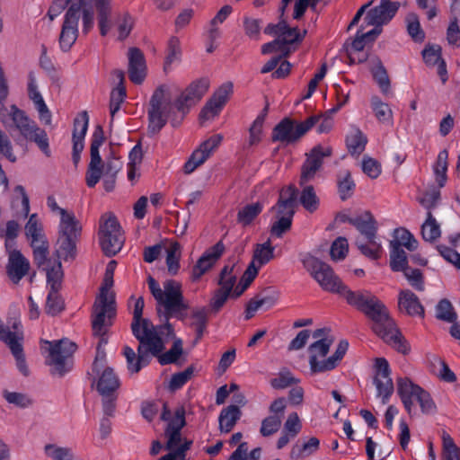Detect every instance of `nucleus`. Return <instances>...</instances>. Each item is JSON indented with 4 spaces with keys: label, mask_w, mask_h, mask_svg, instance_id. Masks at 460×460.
I'll list each match as a JSON object with an SVG mask.
<instances>
[{
    "label": "nucleus",
    "mask_w": 460,
    "mask_h": 460,
    "mask_svg": "<svg viewBox=\"0 0 460 460\" xmlns=\"http://www.w3.org/2000/svg\"><path fill=\"white\" fill-rule=\"evenodd\" d=\"M181 354L182 341L181 339H177L173 341L172 348L164 354L160 352L156 357H158L161 365H168L176 362Z\"/></svg>",
    "instance_id": "obj_52"
},
{
    "label": "nucleus",
    "mask_w": 460,
    "mask_h": 460,
    "mask_svg": "<svg viewBox=\"0 0 460 460\" xmlns=\"http://www.w3.org/2000/svg\"><path fill=\"white\" fill-rule=\"evenodd\" d=\"M105 140L104 132L102 126L98 125L92 136L90 146V163L85 175L86 185L93 188L101 180L102 174L108 177H117L118 172L122 168V162L117 158L113 153L106 158L105 164L100 155V147Z\"/></svg>",
    "instance_id": "obj_5"
},
{
    "label": "nucleus",
    "mask_w": 460,
    "mask_h": 460,
    "mask_svg": "<svg viewBox=\"0 0 460 460\" xmlns=\"http://www.w3.org/2000/svg\"><path fill=\"white\" fill-rule=\"evenodd\" d=\"M128 77L136 84L144 81L146 73V60L143 52L137 48L128 49Z\"/></svg>",
    "instance_id": "obj_23"
},
{
    "label": "nucleus",
    "mask_w": 460,
    "mask_h": 460,
    "mask_svg": "<svg viewBox=\"0 0 460 460\" xmlns=\"http://www.w3.org/2000/svg\"><path fill=\"white\" fill-rule=\"evenodd\" d=\"M258 274V268L254 266V261H252L246 270L243 272L239 284L233 291L232 296L234 298L239 297L246 288L252 284L253 279Z\"/></svg>",
    "instance_id": "obj_45"
},
{
    "label": "nucleus",
    "mask_w": 460,
    "mask_h": 460,
    "mask_svg": "<svg viewBox=\"0 0 460 460\" xmlns=\"http://www.w3.org/2000/svg\"><path fill=\"white\" fill-rule=\"evenodd\" d=\"M274 250L275 248L271 245L270 239L264 243L257 244L252 259L254 266L259 270L261 266L270 262L274 258Z\"/></svg>",
    "instance_id": "obj_39"
},
{
    "label": "nucleus",
    "mask_w": 460,
    "mask_h": 460,
    "mask_svg": "<svg viewBox=\"0 0 460 460\" xmlns=\"http://www.w3.org/2000/svg\"><path fill=\"white\" fill-rule=\"evenodd\" d=\"M348 253V242L345 237H338L332 244L330 254L332 260H343Z\"/></svg>",
    "instance_id": "obj_62"
},
{
    "label": "nucleus",
    "mask_w": 460,
    "mask_h": 460,
    "mask_svg": "<svg viewBox=\"0 0 460 460\" xmlns=\"http://www.w3.org/2000/svg\"><path fill=\"white\" fill-rule=\"evenodd\" d=\"M447 40L448 44L456 48L460 47V29L457 23L456 15H453L451 17L447 30Z\"/></svg>",
    "instance_id": "obj_64"
},
{
    "label": "nucleus",
    "mask_w": 460,
    "mask_h": 460,
    "mask_svg": "<svg viewBox=\"0 0 460 460\" xmlns=\"http://www.w3.org/2000/svg\"><path fill=\"white\" fill-rule=\"evenodd\" d=\"M5 269L10 280L18 284L29 273L31 264L21 252H12Z\"/></svg>",
    "instance_id": "obj_21"
},
{
    "label": "nucleus",
    "mask_w": 460,
    "mask_h": 460,
    "mask_svg": "<svg viewBox=\"0 0 460 460\" xmlns=\"http://www.w3.org/2000/svg\"><path fill=\"white\" fill-rule=\"evenodd\" d=\"M148 329L145 328V335L135 336L139 341L137 348V356L128 346L123 349V354L127 359L128 369L130 373H137L142 366L148 363L149 355L157 356L164 349L161 337H147Z\"/></svg>",
    "instance_id": "obj_9"
},
{
    "label": "nucleus",
    "mask_w": 460,
    "mask_h": 460,
    "mask_svg": "<svg viewBox=\"0 0 460 460\" xmlns=\"http://www.w3.org/2000/svg\"><path fill=\"white\" fill-rule=\"evenodd\" d=\"M302 262L305 269L323 290L338 293L345 299L347 298V291L351 290L342 283L329 264L310 254L306 255Z\"/></svg>",
    "instance_id": "obj_7"
},
{
    "label": "nucleus",
    "mask_w": 460,
    "mask_h": 460,
    "mask_svg": "<svg viewBox=\"0 0 460 460\" xmlns=\"http://www.w3.org/2000/svg\"><path fill=\"white\" fill-rule=\"evenodd\" d=\"M262 209L263 204L260 201L246 204L238 209L236 221L242 226L246 227L254 221Z\"/></svg>",
    "instance_id": "obj_30"
},
{
    "label": "nucleus",
    "mask_w": 460,
    "mask_h": 460,
    "mask_svg": "<svg viewBox=\"0 0 460 460\" xmlns=\"http://www.w3.org/2000/svg\"><path fill=\"white\" fill-rule=\"evenodd\" d=\"M100 244L106 256L116 255L122 248L124 237L120 226L113 215H104L100 220Z\"/></svg>",
    "instance_id": "obj_12"
},
{
    "label": "nucleus",
    "mask_w": 460,
    "mask_h": 460,
    "mask_svg": "<svg viewBox=\"0 0 460 460\" xmlns=\"http://www.w3.org/2000/svg\"><path fill=\"white\" fill-rule=\"evenodd\" d=\"M371 108L376 119L383 124L393 125V111L389 105L375 95L371 98Z\"/></svg>",
    "instance_id": "obj_35"
},
{
    "label": "nucleus",
    "mask_w": 460,
    "mask_h": 460,
    "mask_svg": "<svg viewBox=\"0 0 460 460\" xmlns=\"http://www.w3.org/2000/svg\"><path fill=\"white\" fill-rule=\"evenodd\" d=\"M293 218L288 217H280L271 225L270 233V235L277 238H281L284 234L288 232L292 226Z\"/></svg>",
    "instance_id": "obj_59"
},
{
    "label": "nucleus",
    "mask_w": 460,
    "mask_h": 460,
    "mask_svg": "<svg viewBox=\"0 0 460 460\" xmlns=\"http://www.w3.org/2000/svg\"><path fill=\"white\" fill-rule=\"evenodd\" d=\"M338 191L341 200H346L353 194L356 184L348 170L340 172L337 179Z\"/></svg>",
    "instance_id": "obj_40"
},
{
    "label": "nucleus",
    "mask_w": 460,
    "mask_h": 460,
    "mask_svg": "<svg viewBox=\"0 0 460 460\" xmlns=\"http://www.w3.org/2000/svg\"><path fill=\"white\" fill-rule=\"evenodd\" d=\"M147 284L157 303V313L160 317L162 313L159 307L164 309L163 316L165 319V323L156 328L151 321L142 318L145 303L144 299L139 297L135 303L131 323L134 336H144L146 327L148 329L147 337H160L158 332L164 333V330H166L168 335L173 334V328L169 323V319L174 317L184 321L190 307L183 296L181 283L173 279H167L163 283V288H161L159 283L152 276H148Z\"/></svg>",
    "instance_id": "obj_2"
},
{
    "label": "nucleus",
    "mask_w": 460,
    "mask_h": 460,
    "mask_svg": "<svg viewBox=\"0 0 460 460\" xmlns=\"http://www.w3.org/2000/svg\"><path fill=\"white\" fill-rule=\"evenodd\" d=\"M346 301L362 312L373 323L372 330L398 352L408 354L410 347L390 316L385 305L367 290L347 291Z\"/></svg>",
    "instance_id": "obj_3"
},
{
    "label": "nucleus",
    "mask_w": 460,
    "mask_h": 460,
    "mask_svg": "<svg viewBox=\"0 0 460 460\" xmlns=\"http://www.w3.org/2000/svg\"><path fill=\"white\" fill-rule=\"evenodd\" d=\"M42 269L47 273V282L49 285V290H59L61 288L63 271L60 261H57L53 263L49 259V262H47Z\"/></svg>",
    "instance_id": "obj_32"
},
{
    "label": "nucleus",
    "mask_w": 460,
    "mask_h": 460,
    "mask_svg": "<svg viewBox=\"0 0 460 460\" xmlns=\"http://www.w3.org/2000/svg\"><path fill=\"white\" fill-rule=\"evenodd\" d=\"M398 307L410 316L424 317V307L419 297L410 289L401 290L398 296Z\"/></svg>",
    "instance_id": "obj_24"
},
{
    "label": "nucleus",
    "mask_w": 460,
    "mask_h": 460,
    "mask_svg": "<svg viewBox=\"0 0 460 460\" xmlns=\"http://www.w3.org/2000/svg\"><path fill=\"white\" fill-rule=\"evenodd\" d=\"M279 298V292L272 288H266L261 293L250 299L245 308V320L252 319L255 313L263 308L268 310L273 307Z\"/></svg>",
    "instance_id": "obj_18"
},
{
    "label": "nucleus",
    "mask_w": 460,
    "mask_h": 460,
    "mask_svg": "<svg viewBox=\"0 0 460 460\" xmlns=\"http://www.w3.org/2000/svg\"><path fill=\"white\" fill-rule=\"evenodd\" d=\"M209 81L207 78H200L192 82L181 95L174 101V105L182 115L180 119L172 118L171 124L176 128L181 124L183 116L189 111V109L195 105L204 94L208 92Z\"/></svg>",
    "instance_id": "obj_14"
},
{
    "label": "nucleus",
    "mask_w": 460,
    "mask_h": 460,
    "mask_svg": "<svg viewBox=\"0 0 460 460\" xmlns=\"http://www.w3.org/2000/svg\"><path fill=\"white\" fill-rule=\"evenodd\" d=\"M447 157L448 153L446 149L440 151L434 168L437 181L440 188L443 187L447 181Z\"/></svg>",
    "instance_id": "obj_51"
},
{
    "label": "nucleus",
    "mask_w": 460,
    "mask_h": 460,
    "mask_svg": "<svg viewBox=\"0 0 460 460\" xmlns=\"http://www.w3.org/2000/svg\"><path fill=\"white\" fill-rule=\"evenodd\" d=\"M81 230L80 222L76 219L74 213L61 209L58 236L79 239Z\"/></svg>",
    "instance_id": "obj_25"
},
{
    "label": "nucleus",
    "mask_w": 460,
    "mask_h": 460,
    "mask_svg": "<svg viewBox=\"0 0 460 460\" xmlns=\"http://www.w3.org/2000/svg\"><path fill=\"white\" fill-rule=\"evenodd\" d=\"M332 155V148L329 146H323L317 145L314 146L308 154L301 168L299 185L303 186L312 181L316 172L321 169L323 161L325 157Z\"/></svg>",
    "instance_id": "obj_15"
},
{
    "label": "nucleus",
    "mask_w": 460,
    "mask_h": 460,
    "mask_svg": "<svg viewBox=\"0 0 460 460\" xmlns=\"http://www.w3.org/2000/svg\"><path fill=\"white\" fill-rule=\"evenodd\" d=\"M224 251L225 245L222 241L208 248L192 268V279L194 281L199 280L202 275L208 271L222 256Z\"/></svg>",
    "instance_id": "obj_19"
},
{
    "label": "nucleus",
    "mask_w": 460,
    "mask_h": 460,
    "mask_svg": "<svg viewBox=\"0 0 460 460\" xmlns=\"http://www.w3.org/2000/svg\"><path fill=\"white\" fill-rule=\"evenodd\" d=\"M318 119L319 117L311 116L298 123L290 118H285L274 127L271 139L273 142L295 143L316 125Z\"/></svg>",
    "instance_id": "obj_13"
},
{
    "label": "nucleus",
    "mask_w": 460,
    "mask_h": 460,
    "mask_svg": "<svg viewBox=\"0 0 460 460\" xmlns=\"http://www.w3.org/2000/svg\"><path fill=\"white\" fill-rule=\"evenodd\" d=\"M393 240L390 241V247H393L394 243H398V247H405L408 251L413 252L418 248V241L415 237L405 228H396L393 233Z\"/></svg>",
    "instance_id": "obj_36"
},
{
    "label": "nucleus",
    "mask_w": 460,
    "mask_h": 460,
    "mask_svg": "<svg viewBox=\"0 0 460 460\" xmlns=\"http://www.w3.org/2000/svg\"><path fill=\"white\" fill-rule=\"evenodd\" d=\"M194 367L190 366L185 370L172 375L169 387L171 390L175 391L182 387L192 376Z\"/></svg>",
    "instance_id": "obj_60"
},
{
    "label": "nucleus",
    "mask_w": 460,
    "mask_h": 460,
    "mask_svg": "<svg viewBox=\"0 0 460 460\" xmlns=\"http://www.w3.org/2000/svg\"><path fill=\"white\" fill-rule=\"evenodd\" d=\"M320 441L317 438H311L307 442L302 445L295 444L290 451V458L297 460L312 455L319 448Z\"/></svg>",
    "instance_id": "obj_43"
},
{
    "label": "nucleus",
    "mask_w": 460,
    "mask_h": 460,
    "mask_svg": "<svg viewBox=\"0 0 460 460\" xmlns=\"http://www.w3.org/2000/svg\"><path fill=\"white\" fill-rule=\"evenodd\" d=\"M26 140L35 143L43 154L49 157L51 155L49 137L46 131L36 125L23 137Z\"/></svg>",
    "instance_id": "obj_37"
},
{
    "label": "nucleus",
    "mask_w": 460,
    "mask_h": 460,
    "mask_svg": "<svg viewBox=\"0 0 460 460\" xmlns=\"http://www.w3.org/2000/svg\"><path fill=\"white\" fill-rule=\"evenodd\" d=\"M64 308L65 304L60 295L58 294V290H49L45 305L46 314L55 316L61 313Z\"/></svg>",
    "instance_id": "obj_49"
},
{
    "label": "nucleus",
    "mask_w": 460,
    "mask_h": 460,
    "mask_svg": "<svg viewBox=\"0 0 460 460\" xmlns=\"http://www.w3.org/2000/svg\"><path fill=\"white\" fill-rule=\"evenodd\" d=\"M22 340H23V333L21 332L16 337L13 336V339L5 344L9 347L12 354L15 358L16 367L19 369V371L24 376H28L30 374V371L27 367V364L25 361V357L23 354V348H22Z\"/></svg>",
    "instance_id": "obj_27"
},
{
    "label": "nucleus",
    "mask_w": 460,
    "mask_h": 460,
    "mask_svg": "<svg viewBox=\"0 0 460 460\" xmlns=\"http://www.w3.org/2000/svg\"><path fill=\"white\" fill-rule=\"evenodd\" d=\"M422 58L428 66H435L441 60V48L438 45H427L422 50Z\"/></svg>",
    "instance_id": "obj_63"
},
{
    "label": "nucleus",
    "mask_w": 460,
    "mask_h": 460,
    "mask_svg": "<svg viewBox=\"0 0 460 460\" xmlns=\"http://www.w3.org/2000/svg\"><path fill=\"white\" fill-rule=\"evenodd\" d=\"M77 241L78 239L58 236L55 252L58 261L60 259L65 261L75 259Z\"/></svg>",
    "instance_id": "obj_33"
},
{
    "label": "nucleus",
    "mask_w": 460,
    "mask_h": 460,
    "mask_svg": "<svg viewBox=\"0 0 460 460\" xmlns=\"http://www.w3.org/2000/svg\"><path fill=\"white\" fill-rule=\"evenodd\" d=\"M181 244L177 242L171 244L167 250L166 265L168 271L175 275L180 268Z\"/></svg>",
    "instance_id": "obj_54"
},
{
    "label": "nucleus",
    "mask_w": 460,
    "mask_h": 460,
    "mask_svg": "<svg viewBox=\"0 0 460 460\" xmlns=\"http://www.w3.org/2000/svg\"><path fill=\"white\" fill-rule=\"evenodd\" d=\"M390 267L393 271L398 272L408 269V257L405 251L398 247L397 243L390 247Z\"/></svg>",
    "instance_id": "obj_41"
},
{
    "label": "nucleus",
    "mask_w": 460,
    "mask_h": 460,
    "mask_svg": "<svg viewBox=\"0 0 460 460\" xmlns=\"http://www.w3.org/2000/svg\"><path fill=\"white\" fill-rule=\"evenodd\" d=\"M374 384L376 386L378 395L382 396V402L387 403L390 396L394 393V384L392 379L384 380L380 377H375Z\"/></svg>",
    "instance_id": "obj_61"
},
{
    "label": "nucleus",
    "mask_w": 460,
    "mask_h": 460,
    "mask_svg": "<svg viewBox=\"0 0 460 460\" xmlns=\"http://www.w3.org/2000/svg\"><path fill=\"white\" fill-rule=\"evenodd\" d=\"M441 231L439 225L430 211L427 213V219L421 226V234L425 241L434 242L440 236Z\"/></svg>",
    "instance_id": "obj_46"
},
{
    "label": "nucleus",
    "mask_w": 460,
    "mask_h": 460,
    "mask_svg": "<svg viewBox=\"0 0 460 460\" xmlns=\"http://www.w3.org/2000/svg\"><path fill=\"white\" fill-rule=\"evenodd\" d=\"M233 88L231 82L223 84L201 110L199 119L207 120L217 116L233 93Z\"/></svg>",
    "instance_id": "obj_17"
},
{
    "label": "nucleus",
    "mask_w": 460,
    "mask_h": 460,
    "mask_svg": "<svg viewBox=\"0 0 460 460\" xmlns=\"http://www.w3.org/2000/svg\"><path fill=\"white\" fill-rule=\"evenodd\" d=\"M181 57V42L177 37H171L167 44V55L165 57L164 69L167 72L171 65L180 61Z\"/></svg>",
    "instance_id": "obj_47"
},
{
    "label": "nucleus",
    "mask_w": 460,
    "mask_h": 460,
    "mask_svg": "<svg viewBox=\"0 0 460 460\" xmlns=\"http://www.w3.org/2000/svg\"><path fill=\"white\" fill-rule=\"evenodd\" d=\"M367 143V137L358 128L354 129L346 138V145L351 155H359L365 150Z\"/></svg>",
    "instance_id": "obj_44"
},
{
    "label": "nucleus",
    "mask_w": 460,
    "mask_h": 460,
    "mask_svg": "<svg viewBox=\"0 0 460 460\" xmlns=\"http://www.w3.org/2000/svg\"><path fill=\"white\" fill-rule=\"evenodd\" d=\"M209 158L204 151L198 147L195 149L188 161L185 163L183 166L184 173L190 174L193 172L198 167L202 165Z\"/></svg>",
    "instance_id": "obj_53"
},
{
    "label": "nucleus",
    "mask_w": 460,
    "mask_h": 460,
    "mask_svg": "<svg viewBox=\"0 0 460 460\" xmlns=\"http://www.w3.org/2000/svg\"><path fill=\"white\" fill-rule=\"evenodd\" d=\"M172 110V89L168 84L157 86L151 95L147 108L148 133L155 135L168 122Z\"/></svg>",
    "instance_id": "obj_6"
},
{
    "label": "nucleus",
    "mask_w": 460,
    "mask_h": 460,
    "mask_svg": "<svg viewBox=\"0 0 460 460\" xmlns=\"http://www.w3.org/2000/svg\"><path fill=\"white\" fill-rule=\"evenodd\" d=\"M45 454L53 460H77L69 447L47 444L44 447Z\"/></svg>",
    "instance_id": "obj_50"
},
{
    "label": "nucleus",
    "mask_w": 460,
    "mask_h": 460,
    "mask_svg": "<svg viewBox=\"0 0 460 460\" xmlns=\"http://www.w3.org/2000/svg\"><path fill=\"white\" fill-rule=\"evenodd\" d=\"M353 226L367 239V243L361 239L355 241V245L360 252L371 260L379 259L383 249L381 243L376 241L377 222L371 212L367 210L358 216L356 222H353Z\"/></svg>",
    "instance_id": "obj_10"
},
{
    "label": "nucleus",
    "mask_w": 460,
    "mask_h": 460,
    "mask_svg": "<svg viewBox=\"0 0 460 460\" xmlns=\"http://www.w3.org/2000/svg\"><path fill=\"white\" fill-rule=\"evenodd\" d=\"M397 393L409 414H411L413 408L412 398L420 404L424 414H433L437 406L430 394L420 385L413 384L407 377L397 379Z\"/></svg>",
    "instance_id": "obj_11"
},
{
    "label": "nucleus",
    "mask_w": 460,
    "mask_h": 460,
    "mask_svg": "<svg viewBox=\"0 0 460 460\" xmlns=\"http://www.w3.org/2000/svg\"><path fill=\"white\" fill-rule=\"evenodd\" d=\"M443 459L460 460V447H458L448 434L443 435Z\"/></svg>",
    "instance_id": "obj_58"
},
{
    "label": "nucleus",
    "mask_w": 460,
    "mask_h": 460,
    "mask_svg": "<svg viewBox=\"0 0 460 460\" xmlns=\"http://www.w3.org/2000/svg\"><path fill=\"white\" fill-rule=\"evenodd\" d=\"M304 186L299 196V202L305 210L313 213L318 209L320 199L316 195L314 186L306 184Z\"/></svg>",
    "instance_id": "obj_42"
},
{
    "label": "nucleus",
    "mask_w": 460,
    "mask_h": 460,
    "mask_svg": "<svg viewBox=\"0 0 460 460\" xmlns=\"http://www.w3.org/2000/svg\"><path fill=\"white\" fill-rule=\"evenodd\" d=\"M332 344V340L323 338L320 339L308 347L309 352V366L310 371L313 375L329 371L326 366V358L330 348Z\"/></svg>",
    "instance_id": "obj_16"
},
{
    "label": "nucleus",
    "mask_w": 460,
    "mask_h": 460,
    "mask_svg": "<svg viewBox=\"0 0 460 460\" xmlns=\"http://www.w3.org/2000/svg\"><path fill=\"white\" fill-rule=\"evenodd\" d=\"M120 385L119 377L111 367H106L97 382L99 394H116Z\"/></svg>",
    "instance_id": "obj_29"
},
{
    "label": "nucleus",
    "mask_w": 460,
    "mask_h": 460,
    "mask_svg": "<svg viewBox=\"0 0 460 460\" xmlns=\"http://www.w3.org/2000/svg\"><path fill=\"white\" fill-rule=\"evenodd\" d=\"M15 128L19 130L21 135L24 137L29 131H31L37 123L30 119L25 111L19 109L15 104L10 106L9 113Z\"/></svg>",
    "instance_id": "obj_28"
},
{
    "label": "nucleus",
    "mask_w": 460,
    "mask_h": 460,
    "mask_svg": "<svg viewBox=\"0 0 460 460\" xmlns=\"http://www.w3.org/2000/svg\"><path fill=\"white\" fill-rule=\"evenodd\" d=\"M97 11V20L102 36H106L111 29V0H54L48 11L50 21L59 15L67 6L64 16L61 31L58 37L59 48L63 52L71 49L79 34L78 23L82 18L83 33L88 34L93 28L94 12Z\"/></svg>",
    "instance_id": "obj_1"
},
{
    "label": "nucleus",
    "mask_w": 460,
    "mask_h": 460,
    "mask_svg": "<svg viewBox=\"0 0 460 460\" xmlns=\"http://www.w3.org/2000/svg\"><path fill=\"white\" fill-rule=\"evenodd\" d=\"M401 4H386L380 2L379 5L370 9L365 18L367 25L381 27L387 24L396 14Z\"/></svg>",
    "instance_id": "obj_20"
},
{
    "label": "nucleus",
    "mask_w": 460,
    "mask_h": 460,
    "mask_svg": "<svg viewBox=\"0 0 460 460\" xmlns=\"http://www.w3.org/2000/svg\"><path fill=\"white\" fill-rule=\"evenodd\" d=\"M406 29L409 36L414 42L421 43L425 40V32L420 22V18L416 13L411 12L405 17Z\"/></svg>",
    "instance_id": "obj_38"
},
{
    "label": "nucleus",
    "mask_w": 460,
    "mask_h": 460,
    "mask_svg": "<svg viewBox=\"0 0 460 460\" xmlns=\"http://www.w3.org/2000/svg\"><path fill=\"white\" fill-rule=\"evenodd\" d=\"M126 95V89L124 85H118L112 89L110 97V112L112 119L116 112L119 111L120 105L124 102Z\"/></svg>",
    "instance_id": "obj_57"
},
{
    "label": "nucleus",
    "mask_w": 460,
    "mask_h": 460,
    "mask_svg": "<svg viewBox=\"0 0 460 460\" xmlns=\"http://www.w3.org/2000/svg\"><path fill=\"white\" fill-rule=\"evenodd\" d=\"M235 267V262L232 265H226L221 270L219 279L217 284L220 286L219 288H222L231 294H233V288L236 282V275L234 273V269Z\"/></svg>",
    "instance_id": "obj_48"
},
{
    "label": "nucleus",
    "mask_w": 460,
    "mask_h": 460,
    "mask_svg": "<svg viewBox=\"0 0 460 460\" xmlns=\"http://www.w3.org/2000/svg\"><path fill=\"white\" fill-rule=\"evenodd\" d=\"M373 66L370 68L371 74L378 84L381 92L387 94L390 91V79L385 67L384 66L380 58H376L373 61Z\"/></svg>",
    "instance_id": "obj_34"
},
{
    "label": "nucleus",
    "mask_w": 460,
    "mask_h": 460,
    "mask_svg": "<svg viewBox=\"0 0 460 460\" xmlns=\"http://www.w3.org/2000/svg\"><path fill=\"white\" fill-rule=\"evenodd\" d=\"M436 316L438 319L447 323H454L457 318L452 304L447 299H442L438 302L436 307Z\"/></svg>",
    "instance_id": "obj_55"
},
{
    "label": "nucleus",
    "mask_w": 460,
    "mask_h": 460,
    "mask_svg": "<svg viewBox=\"0 0 460 460\" xmlns=\"http://www.w3.org/2000/svg\"><path fill=\"white\" fill-rule=\"evenodd\" d=\"M117 262L111 261L105 270L100 294L93 305V327L96 334L103 333L113 323L116 316L114 295L109 293L113 286V274Z\"/></svg>",
    "instance_id": "obj_4"
},
{
    "label": "nucleus",
    "mask_w": 460,
    "mask_h": 460,
    "mask_svg": "<svg viewBox=\"0 0 460 460\" xmlns=\"http://www.w3.org/2000/svg\"><path fill=\"white\" fill-rule=\"evenodd\" d=\"M31 246L33 252V261L38 268H41L47 262H49V244L45 234L30 238Z\"/></svg>",
    "instance_id": "obj_26"
},
{
    "label": "nucleus",
    "mask_w": 460,
    "mask_h": 460,
    "mask_svg": "<svg viewBox=\"0 0 460 460\" xmlns=\"http://www.w3.org/2000/svg\"><path fill=\"white\" fill-rule=\"evenodd\" d=\"M281 423V416L270 415L261 421L260 432L263 437H270L280 429Z\"/></svg>",
    "instance_id": "obj_56"
},
{
    "label": "nucleus",
    "mask_w": 460,
    "mask_h": 460,
    "mask_svg": "<svg viewBox=\"0 0 460 460\" xmlns=\"http://www.w3.org/2000/svg\"><path fill=\"white\" fill-rule=\"evenodd\" d=\"M44 344L46 346H42V349L49 352L46 363L52 367L51 374L60 377L65 376L73 367L72 357L77 349L76 344L68 339L44 341Z\"/></svg>",
    "instance_id": "obj_8"
},
{
    "label": "nucleus",
    "mask_w": 460,
    "mask_h": 460,
    "mask_svg": "<svg viewBox=\"0 0 460 460\" xmlns=\"http://www.w3.org/2000/svg\"><path fill=\"white\" fill-rule=\"evenodd\" d=\"M241 414L240 409L235 405H229L223 409L218 418L220 431L230 432L240 419Z\"/></svg>",
    "instance_id": "obj_31"
},
{
    "label": "nucleus",
    "mask_w": 460,
    "mask_h": 460,
    "mask_svg": "<svg viewBox=\"0 0 460 460\" xmlns=\"http://www.w3.org/2000/svg\"><path fill=\"white\" fill-rule=\"evenodd\" d=\"M297 194L296 188L292 185L280 191L277 204L271 208V211H276L277 217H288L293 218Z\"/></svg>",
    "instance_id": "obj_22"
}]
</instances>
